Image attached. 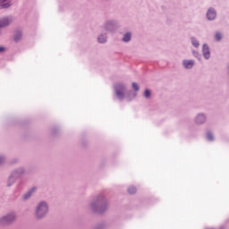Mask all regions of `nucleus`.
Masks as SVG:
<instances>
[{"label":"nucleus","mask_w":229,"mask_h":229,"mask_svg":"<svg viewBox=\"0 0 229 229\" xmlns=\"http://www.w3.org/2000/svg\"><path fill=\"white\" fill-rule=\"evenodd\" d=\"M36 214L38 217H44L47 214V204L41 202L37 208Z\"/></svg>","instance_id":"1"},{"label":"nucleus","mask_w":229,"mask_h":229,"mask_svg":"<svg viewBox=\"0 0 229 229\" xmlns=\"http://www.w3.org/2000/svg\"><path fill=\"white\" fill-rule=\"evenodd\" d=\"M115 92L118 99H124V86L123 84L115 86Z\"/></svg>","instance_id":"2"},{"label":"nucleus","mask_w":229,"mask_h":229,"mask_svg":"<svg viewBox=\"0 0 229 229\" xmlns=\"http://www.w3.org/2000/svg\"><path fill=\"white\" fill-rule=\"evenodd\" d=\"M14 219H15V216L14 215H10V216H7L5 217H3L0 220V223L2 225H9V223H12V221H13Z\"/></svg>","instance_id":"3"},{"label":"nucleus","mask_w":229,"mask_h":229,"mask_svg":"<svg viewBox=\"0 0 229 229\" xmlns=\"http://www.w3.org/2000/svg\"><path fill=\"white\" fill-rule=\"evenodd\" d=\"M207 17L208 21H214L216 19V11L214 9H208Z\"/></svg>","instance_id":"4"},{"label":"nucleus","mask_w":229,"mask_h":229,"mask_svg":"<svg viewBox=\"0 0 229 229\" xmlns=\"http://www.w3.org/2000/svg\"><path fill=\"white\" fill-rule=\"evenodd\" d=\"M202 51L205 58H210V49L208 48V45L203 46Z\"/></svg>","instance_id":"5"},{"label":"nucleus","mask_w":229,"mask_h":229,"mask_svg":"<svg viewBox=\"0 0 229 229\" xmlns=\"http://www.w3.org/2000/svg\"><path fill=\"white\" fill-rule=\"evenodd\" d=\"M10 22H12V20H10L8 18H4V19L0 20V28H4V27L8 26L10 24Z\"/></svg>","instance_id":"6"},{"label":"nucleus","mask_w":229,"mask_h":229,"mask_svg":"<svg viewBox=\"0 0 229 229\" xmlns=\"http://www.w3.org/2000/svg\"><path fill=\"white\" fill-rule=\"evenodd\" d=\"M183 65L185 69H192L194 66V61H183Z\"/></svg>","instance_id":"7"},{"label":"nucleus","mask_w":229,"mask_h":229,"mask_svg":"<svg viewBox=\"0 0 229 229\" xmlns=\"http://www.w3.org/2000/svg\"><path fill=\"white\" fill-rule=\"evenodd\" d=\"M205 121V115L203 114H199L196 118V123L198 124H203V122Z\"/></svg>","instance_id":"8"},{"label":"nucleus","mask_w":229,"mask_h":229,"mask_svg":"<svg viewBox=\"0 0 229 229\" xmlns=\"http://www.w3.org/2000/svg\"><path fill=\"white\" fill-rule=\"evenodd\" d=\"M123 42H130V40H131V33H126L123 36Z\"/></svg>","instance_id":"9"},{"label":"nucleus","mask_w":229,"mask_h":229,"mask_svg":"<svg viewBox=\"0 0 229 229\" xmlns=\"http://www.w3.org/2000/svg\"><path fill=\"white\" fill-rule=\"evenodd\" d=\"M21 38H22V35L21 34V32H17L14 36V41L19 42V40H21Z\"/></svg>","instance_id":"10"},{"label":"nucleus","mask_w":229,"mask_h":229,"mask_svg":"<svg viewBox=\"0 0 229 229\" xmlns=\"http://www.w3.org/2000/svg\"><path fill=\"white\" fill-rule=\"evenodd\" d=\"M128 192H129V194H135V193L137 192V188L131 186V187H130V188L128 189Z\"/></svg>","instance_id":"11"},{"label":"nucleus","mask_w":229,"mask_h":229,"mask_svg":"<svg viewBox=\"0 0 229 229\" xmlns=\"http://www.w3.org/2000/svg\"><path fill=\"white\" fill-rule=\"evenodd\" d=\"M98 42L100 44H105V42H106V37L101 35L99 38H98Z\"/></svg>","instance_id":"12"},{"label":"nucleus","mask_w":229,"mask_h":229,"mask_svg":"<svg viewBox=\"0 0 229 229\" xmlns=\"http://www.w3.org/2000/svg\"><path fill=\"white\" fill-rule=\"evenodd\" d=\"M35 192V188H32L30 191H29L27 194L24 195V199H28V198H30V196H31V193Z\"/></svg>","instance_id":"13"},{"label":"nucleus","mask_w":229,"mask_h":229,"mask_svg":"<svg viewBox=\"0 0 229 229\" xmlns=\"http://www.w3.org/2000/svg\"><path fill=\"white\" fill-rule=\"evenodd\" d=\"M191 43L195 47H198L199 46V43L194 38H191Z\"/></svg>","instance_id":"14"},{"label":"nucleus","mask_w":229,"mask_h":229,"mask_svg":"<svg viewBox=\"0 0 229 229\" xmlns=\"http://www.w3.org/2000/svg\"><path fill=\"white\" fill-rule=\"evenodd\" d=\"M222 38H223V36L219 32H216V34L215 35V38L217 41L221 40Z\"/></svg>","instance_id":"15"},{"label":"nucleus","mask_w":229,"mask_h":229,"mask_svg":"<svg viewBox=\"0 0 229 229\" xmlns=\"http://www.w3.org/2000/svg\"><path fill=\"white\" fill-rule=\"evenodd\" d=\"M132 89H133L134 90H136V92L139 91V84L133 82V83H132Z\"/></svg>","instance_id":"16"},{"label":"nucleus","mask_w":229,"mask_h":229,"mask_svg":"<svg viewBox=\"0 0 229 229\" xmlns=\"http://www.w3.org/2000/svg\"><path fill=\"white\" fill-rule=\"evenodd\" d=\"M144 96H145V98H149L151 96V91H149V89H146Z\"/></svg>","instance_id":"17"},{"label":"nucleus","mask_w":229,"mask_h":229,"mask_svg":"<svg viewBox=\"0 0 229 229\" xmlns=\"http://www.w3.org/2000/svg\"><path fill=\"white\" fill-rule=\"evenodd\" d=\"M207 137H208V140H212L214 138L212 137V133H210V132H208V134H207Z\"/></svg>","instance_id":"18"},{"label":"nucleus","mask_w":229,"mask_h":229,"mask_svg":"<svg viewBox=\"0 0 229 229\" xmlns=\"http://www.w3.org/2000/svg\"><path fill=\"white\" fill-rule=\"evenodd\" d=\"M9 6H10V4H5L2 5V8H9Z\"/></svg>","instance_id":"19"},{"label":"nucleus","mask_w":229,"mask_h":229,"mask_svg":"<svg viewBox=\"0 0 229 229\" xmlns=\"http://www.w3.org/2000/svg\"><path fill=\"white\" fill-rule=\"evenodd\" d=\"M3 51H4V47H0V53H3Z\"/></svg>","instance_id":"20"},{"label":"nucleus","mask_w":229,"mask_h":229,"mask_svg":"<svg viewBox=\"0 0 229 229\" xmlns=\"http://www.w3.org/2000/svg\"><path fill=\"white\" fill-rule=\"evenodd\" d=\"M1 162H3V157H0V164H1Z\"/></svg>","instance_id":"21"},{"label":"nucleus","mask_w":229,"mask_h":229,"mask_svg":"<svg viewBox=\"0 0 229 229\" xmlns=\"http://www.w3.org/2000/svg\"><path fill=\"white\" fill-rule=\"evenodd\" d=\"M4 1H6V0H0L1 3L4 2Z\"/></svg>","instance_id":"22"}]
</instances>
